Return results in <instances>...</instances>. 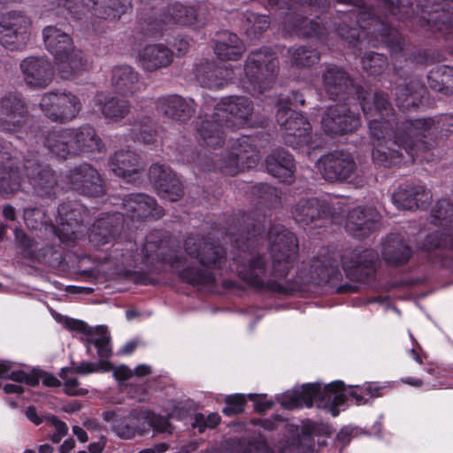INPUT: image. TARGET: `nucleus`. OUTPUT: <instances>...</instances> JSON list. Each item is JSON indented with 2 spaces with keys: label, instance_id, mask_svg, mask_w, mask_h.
Returning <instances> with one entry per match:
<instances>
[{
  "label": "nucleus",
  "instance_id": "obj_1",
  "mask_svg": "<svg viewBox=\"0 0 453 453\" xmlns=\"http://www.w3.org/2000/svg\"><path fill=\"white\" fill-rule=\"evenodd\" d=\"M353 5L352 9L339 11L341 21L335 23L339 35L349 44H356L368 35L380 36L394 53L403 50V42L397 30L384 19L389 16L405 20L415 13L420 14L422 26L443 32L445 40L453 39V0H376V6H364L365 0H336Z\"/></svg>",
  "mask_w": 453,
  "mask_h": 453
},
{
  "label": "nucleus",
  "instance_id": "obj_2",
  "mask_svg": "<svg viewBox=\"0 0 453 453\" xmlns=\"http://www.w3.org/2000/svg\"><path fill=\"white\" fill-rule=\"evenodd\" d=\"M253 103L245 96H229L223 97L214 107L211 119L203 120L198 128L199 141L206 149L188 158L180 160L192 165L195 172L211 171L219 168L222 173L235 175L245 169L253 168L259 160V154L254 145V139L242 135L231 140L228 151L220 157L211 158L208 153L216 150L223 143V127L234 128L244 127L253 113ZM218 157L219 155L215 154Z\"/></svg>",
  "mask_w": 453,
  "mask_h": 453
},
{
  "label": "nucleus",
  "instance_id": "obj_3",
  "mask_svg": "<svg viewBox=\"0 0 453 453\" xmlns=\"http://www.w3.org/2000/svg\"><path fill=\"white\" fill-rule=\"evenodd\" d=\"M167 241L161 238L159 231L151 232L147 235L145 243L140 252H134V243L128 242L126 244L125 252L121 253L119 265L128 269L136 267L139 265H150L154 260H162L170 264L171 267L178 273L179 276L185 281L196 286L207 285L214 281L210 268H223L226 262V250L220 246H214L213 243L206 242L200 235H190L184 242V249L187 256L196 259L200 267L194 265L184 266L188 258L168 257L163 254ZM192 264H194L192 262Z\"/></svg>",
  "mask_w": 453,
  "mask_h": 453
},
{
  "label": "nucleus",
  "instance_id": "obj_4",
  "mask_svg": "<svg viewBox=\"0 0 453 453\" xmlns=\"http://www.w3.org/2000/svg\"><path fill=\"white\" fill-rule=\"evenodd\" d=\"M374 108L368 103L363 104V112L368 121L369 133L375 141L372 152V162L381 167L390 168L403 159V150L411 161L425 153L419 150L418 139L415 137L413 128H405L409 120L399 121L394 109L383 92L374 94Z\"/></svg>",
  "mask_w": 453,
  "mask_h": 453
},
{
  "label": "nucleus",
  "instance_id": "obj_5",
  "mask_svg": "<svg viewBox=\"0 0 453 453\" xmlns=\"http://www.w3.org/2000/svg\"><path fill=\"white\" fill-rule=\"evenodd\" d=\"M164 210L156 200L144 194H131L123 199L121 211L105 213L98 218L89 229L88 239L94 246L109 243L119 230V221L126 218L132 221L147 219H157L163 216Z\"/></svg>",
  "mask_w": 453,
  "mask_h": 453
},
{
  "label": "nucleus",
  "instance_id": "obj_6",
  "mask_svg": "<svg viewBox=\"0 0 453 453\" xmlns=\"http://www.w3.org/2000/svg\"><path fill=\"white\" fill-rule=\"evenodd\" d=\"M14 164L7 148L0 143V192L4 195L19 189L28 192L31 186L38 196H50L57 180L48 166L39 165L35 158L27 159L22 170L26 174V181L20 178L19 169H14Z\"/></svg>",
  "mask_w": 453,
  "mask_h": 453
},
{
  "label": "nucleus",
  "instance_id": "obj_7",
  "mask_svg": "<svg viewBox=\"0 0 453 453\" xmlns=\"http://www.w3.org/2000/svg\"><path fill=\"white\" fill-rule=\"evenodd\" d=\"M59 322H63L72 331L81 333V341L86 347L87 354L93 358L98 359L97 363H73L72 367H68L69 369H72L75 373L83 375L97 372H109L112 369V365L109 361L112 354V348L107 327L104 326L91 327L82 320L67 317L61 318Z\"/></svg>",
  "mask_w": 453,
  "mask_h": 453
},
{
  "label": "nucleus",
  "instance_id": "obj_8",
  "mask_svg": "<svg viewBox=\"0 0 453 453\" xmlns=\"http://www.w3.org/2000/svg\"><path fill=\"white\" fill-rule=\"evenodd\" d=\"M432 223L441 229L426 237L425 249L432 252L433 263L443 267L453 265V204L449 199H441L432 210Z\"/></svg>",
  "mask_w": 453,
  "mask_h": 453
},
{
  "label": "nucleus",
  "instance_id": "obj_9",
  "mask_svg": "<svg viewBox=\"0 0 453 453\" xmlns=\"http://www.w3.org/2000/svg\"><path fill=\"white\" fill-rule=\"evenodd\" d=\"M46 49L56 58L57 69L63 79H71L88 66L82 52L75 50L71 36L54 26L43 29Z\"/></svg>",
  "mask_w": 453,
  "mask_h": 453
},
{
  "label": "nucleus",
  "instance_id": "obj_10",
  "mask_svg": "<svg viewBox=\"0 0 453 453\" xmlns=\"http://www.w3.org/2000/svg\"><path fill=\"white\" fill-rule=\"evenodd\" d=\"M278 69L275 53L268 48L252 51L244 65L242 87L252 94L263 93L273 83Z\"/></svg>",
  "mask_w": 453,
  "mask_h": 453
},
{
  "label": "nucleus",
  "instance_id": "obj_11",
  "mask_svg": "<svg viewBox=\"0 0 453 453\" xmlns=\"http://www.w3.org/2000/svg\"><path fill=\"white\" fill-rule=\"evenodd\" d=\"M150 416V409H132L127 417L119 408L103 412V419L111 425L114 434L122 440H131L136 435H143L150 431L147 419Z\"/></svg>",
  "mask_w": 453,
  "mask_h": 453
},
{
  "label": "nucleus",
  "instance_id": "obj_12",
  "mask_svg": "<svg viewBox=\"0 0 453 453\" xmlns=\"http://www.w3.org/2000/svg\"><path fill=\"white\" fill-rule=\"evenodd\" d=\"M271 274L275 278H285L292 268L297 252V241L290 231L280 226L271 235Z\"/></svg>",
  "mask_w": 453,
  "mask_h": 453
},
{
  "label": "nucleus",
  "instance_id": "obj_13",
  "mask_svg": "<svg viewBox=\"0 0 453 453\" xmlns=\"http://www.w3.org/2000/svg\"><path fill=\"white\" fill-rule=\"evenodd\" d=\"M31 36V20L20 12H9L0 21V44L9 50H22Z\"/></svg>",
  "mask_w": 453,
  "mask_h": 453
},
{
  "label": "nucleus",
  "instance_id": "obj_14",
  "mask_svg": "<svg viewBox=\"0 0 453 453\" xmlns=\"http://www.w3.org/2000/svg\"><path fill=\"white\" fill-rule=\"evenodd\" d=\"M39 106L44 116L50 120L65 123L76 118L81 109V103L69 92H48L42 96Z\"/></svg>",
  "mask_w": 453,
  "mask_h": 453
},
{
  "label": "nucleus",
  "instance_id": "obj_15",
  "mask_svg": "<svg viewBox=\"0 0 453 453\" xmlns=\"http://www.w3.org/2000/svg\"><path fill=\"white\" fill-rule=\"evenodd\" d=\"M377 260V253L370 249L346 250L341 256L342 268L347 275L352 280L365 284L373 281Z\"/></svg>",
  "mask_w": 453,
  "mask_h": 453
},
{
  "label": "nucleus",
  "instance_id": "obj_16",
  "mask_svg": "<svg viewBox=\"0 0 453 453\" xmlns=\"http://www.w3.org/2000/svg\"><path fill=\"white\" fill-rule=\"evenodd\" d=\"M230 269L235 271L241 279L256 288L280 290L279 285L267 280V269L261 257L242 251L234 257Z\"/></svg>",
  "mask_w": 453,
  "mask_h": 453
},
{
  "label": "nucleus",
  "instance_id": "obj_17",
  "mask_svg": "<svg viewBox=\"0 0 453 453\" xmlns=\"http://www.w3.org/2000/svg\"><path fill=\"white\" fill-rule=\"evenodd\" d=\"M27 110L21 98L12 93L0 97V130L15 134L18 138L27 133Z\"/></svg>",
  "mask_w": 453,
  "mask_h": 453
},
{
  "label": "nucleus",
  "instance_id": "obj_18",
  "mask_svg": "<svg viewBox=\"0 0 453 453\" xmlns=\"http://www.w3.org/2000/svg\"><path fill=\"white\" fill-rule=\"evenodd\" d=\"M323 81L325 88L332 100L344 101L346 95L356 94L357 98L361 100L362 108L365 103H368L374 108V96L372 101L367 100L365 97L367 92L359 86H354L353 81L342 69L335 65L327 67L323 73Z\"/></svg>",
  "mask_w": 453,
  "mask_h": 453
},
{
  "label": "nucleus",
  "instance_id": "obj_19",
  "mask_svg": "<svg viewBox=\"0 0 453 453\" xmlns=\"http://www.w3.org/2000/svg\"><path fill=\"white\" fill-rule=\"evenodd\" d=\"M88 210L76 203H65L58 209L55 234L62 242H71L78 240L82 233L83 215Z\"/></svg>",
  "mask_w": 453,
  "mask_h": 453
},
{
  "label": "nucleus",
  "instance_id": "obj_20",
  "mask_svg": "<svg viewBox=\"0 0 453 453\" xmlns=\"http://www.w3.org/2000/svg\"><path fill=\"white\" fill-rule=\"evenodd\" d=\"M322 177L330 182L345 181L356 172V163L350 153L334 150L323 155L316 162Z\"/></svg>",
  "mask_w": 453,
  "mask_h": 453
},
{
  "label": "nucleus",
  "instance_id": "obj_21",
  "mask_svg": "<svg viewBox=\"0 0 453 453\" xmlns=\"http://www.w3.org/2000/svg\"><path fill=\"white\" fill-rule=\"evenodd\" d=\"M59 4L78 18L80 12H92L99 18L119 19L130 7V0H59Z\"/></svg>",
  "mask_w": 453,
  "mask_h": 453
},
{
  "label": "nucleus",
  "instance_id": "obj_22",
  "mask_svg": "<svg viewBox=\"0 0 453 453\" xmlns=\"http://www.w3.org/2000/svg\"><path fill=\"white\" fill-rule=\"evenodd\" d=\"M407 128H413L415 137H418L419 150L427 152L435 145L438 134L453 133V116L444 115L438 119L432 118L409 120Z\"/></svg>",
  "mask_w": 453,
  "mask_h": 453
},
{
  "label": "nucleus",
  "instance_id": "obj_23",
  "mask_svg": "<svg viewBox=\"0 0 453 453\" xmlns=\"http://www.w3.org/2000/svg\"><path fill=\"white\" fill-rule=\"evenodd\" d=\"M321 125L327 135L336 136L356 131L361 126V121L359 115L345 104H336L327 109Z\"/></svg>",
  "mask_w": 453,
  "mask_h": 453
},
{
  "label": "nucleus",
  "instance_id": "obj_24",
  "mask_svg": "<svg viewBox=\"0 0 453 453\" xmlns=\"http://www.w3.org/2000/svg\"><path fill=\"white\" fill-rule=\"evenodd\" d=\"M65 184L68 188L88 196H98L104 193L98 172L88 164L81 165L71 170L65 176Z\"/></svg>",
  "mask_w": 453,
  "mask_h": 453
},
{
  "label": "nucleus",
  "instance_id": "obj_25",
  "mask_svg": "<svg viewBox=\"0 0 453 453\" xmlns=\"http://www.w3.org/2000/svg\"><path fill=\"white\" fill-rule=\"evenodd\" d=\"M347 401L346 388L342 381L328 384L313 382V403L319 409L327 410L332 416L339 415V406Z\"/></svg>",
  "mask_w": 453,
  "mask_h": 453
},
{
  "label": "nucleus",
  "instance_id": "obj_26",
  "mask_svg": "<svg viewBox=\"0 0 453 453\" xmlns=\"http://www.w3.org/2000/svg\"><path fill=\"white\" fill-rule=\"evenodd\" d=\"M149 179L164 199L177 201L183 194L180 180L165 165L153 164L149 170Z\"/></svg>",
  "mask_w": 453,
  "mask_h": 453
},
{
  "label": "nucleus",
  "instance_id": "obj_27",
  "mask_svg": "<svg viewBox=\"0 0 453 453\" xmlns=\"http://www.w3.org/2000/svg\"><path fill=\"white\" fill-rule=\"evenodd\" d=\"M380 218V213L372 207H356L347 215L346 231L357 239H365L376 229Z\"/></svg>",
  "mask_w": 453,
  "mask_h": 453
},
{
  "label": "nucleus",
  "instance_id": "obj_28",
  "mask_svg": "<svg viewBox=\"0 0 453 453\" xmlns=\"http://www.w3.org/2000/svg\"><path fill=\"white\" fill-rule=\"evenodd\" d=\"M340 256L335 250L323 247L313 257V285L324 286L337 280L341 276Z\"/></svg>",
  "mask_w": 453,
  "mask_h": 453
},
{
  "label": "nucleus",
  "instance_id": "obj_29",
  "mask_svg": "<svg viewBox=\"0 0 453 453\" xmlns=\"http://www.w3.org/2000/svg\"><path fill=\"white\" fill-rule=\"evenodd\" d=\"M20 70L26 84L38 88L47 87L54 74L51 64L43 57H28L23 59Z\"/></svg>",
  "mask_w": 453,
  "mask_h": 453
},
{
  "label": "nucleus",
  "instance_id": "obj_30",
  "mask_svg": "<svg viewBox=\"0 0 453 453\" xmlns=\"http://www.w3.org/2000/svg\"><path fill=\"white\" fill-rule=\"evenodd\" d=\"M432 200V193L423 185L404 183L392 196L394 204L402 210L426 208Z\"/></svg>",
  "mask_w": 453,
  "mask_h": 453
},
{
  "label": "nucleus",
  "instance_id": "obj_31",
  "mask_svg": "<svg viewBox=\"0 0 453 453\" xmlns=\"http://www.w3.org/2000/svg\"><path fill=\"white\" fill-rule=\"evenodd\" d=\"M109 168L116 176L128 183L141 179L142 168L139 157L131 150H118L109 159Z\"/></svg>",
  "mask_w": 453,
  "mask_h": 453
},
{
  "label": "nucleus",
  "instance_id": "obj_32",
  "mask_svg": "<svg viewBox=\"0 0 453 453\" xmlns=\"http://www.w3.org/2000/svg\"><path fill=\"white\" fill-rule=\"evenodd\" d=\"M157 108L165 116L179 122H185L195 112V102L192 99L171 95L159 98Z\"/></svg>",
  "mask_w": 453,
  "mask_h": 453
},
{
  "label": "nucleus",
  "instance_id": "obj_33",
  "mask_svg": "<svg viewBox=\"0 0 453 453\" xmlns=\"http://www.w3.org/2000/svg\"><path fill=\"white\" fill-rule=\"evenodd\" d=\"M265 167L281 182L291 183L294 180L295 161L292 155L283 150L273 151L265 159Z\"/></svg>",
  "mask_w": 453,
  "mask_h": 453
},
{
  "label": "nucleus",
  "instance_id": "obj_34",
  "mask_svg": "<svg viewBox=\"0 0 453 453\" xmlns=\"http://www.w3.org/2000/svg\"><path fill=\"white\" fill-rule=\"evenodd\" d=\"M235 69L220 67L213 63L201 65L197 69V80L202 86L209 88H219L228 81H235Z\"/></svg>",
  "mask_w": 453,
  "mask_h": 453
},
{
  "label": "nucleus",
  "instance_id": "obj_35",
  "mask_svg": "<svg viewBox=\"0 0 453 453\" xmlns=\"http://www.w3.org/2000/svg\"><path fill=\"white\" fill-rule=\"evenodd\" d=\"M69 130L66 137L72 138L74 156L101 150L103 148L101 139L91 126L84 125L77 128H69Z\"/></svg>",
  "mask_w": 453,
  "mask_h": 453
},
{
  "label": "nucleus",
  "instance_id": "obj_36",
  "mask_svg": "<svg viewBox=\"0 0 453 453\" xmlns=\"http://www.w3.org/2000/svg\"><path fill=\"white\" fill-rule=\"evenodd\" d=\"M277 121L287 136L304 137L310 128L309 121L301 112L286 106L278 110Z\"/></svg>",
  "mask_w": 453,
  "mask_h": 453
},
{
  "label": "nucleus",
  "instance_id": "obj_37",
  "mask_svg": "<svg viewBox=\"0 0 453 453\" xmlns=\"http://www.w3.org/2000/svg\"><path fill=\"white\" fill-rule=\"evenodd\" d=\"M138 61L144 70L151 72L170 65L173 53L163 44H150L139 52Z\"/></svg>",
  "mask_w": 453,
  "mask_h": 453
},
{
  "label": "nucleus",
  "instance_id": "obj_38",
  "mask_svg": "<svg viewBox=\"0 0 453 453\" xmlns=\"http://www.w3.org/2000/svg\"><path fill=\"white\" fill-rule=\"evenodd\" d=\"M111 82L115 90L123 96H133L144 87L139 73L129 65L116 66L112 70Z\"/></svg>",
  "mask_w": 453,
  "mask_h": 453
},
{
  "label": "nucleus",
  "instance_id": "obj_39",
  "mask_svg": "<svg viewBox=\"0 0 453 453\" xmlns=\"http://www.w3.org/2000/svg\"><path fill=\"white\" fill-rule=\"evenodd\" d=\"M411 248L397 235H389L382 250L383 259L390 265H403L411 257Z\"/></svg>",
  "mask_w": 453,
  "mask_h": 453
},
{
  "label": "nucleus",
  "instance_id": "obj_40",
  "mask_svg": "<svg viewBox=\"0 0 453 453\" xmlns=\"http://www.w3.org/2000/svg\"><path fill=\"white\" fill-rule=\"evenodd\" d=\"M245 51L242 41L233 33L224 32L214 46V52L220 60H238Z\"/></svg>",
  "mask_w": 453,
  "mask_h": 453
},
{
  "label": "nucleus",
  "instance_id": "obj_41",
  "mask_svg": "<svg viewBox=\"0 0 453 453\" xmlns=\"http://www.w3.org/2000/svg\"><path fill=\"white\" fill-rule=\"evenodd\" d=\"M425 91L424 85L418 80H411L404 85L395 88V103L402 111L418 106Z\"/></svg>",
  "mask_w": 453,
  "mask_h": 453
},
{
  "label": "nucleus",
  "instance_id": "obj_42",
  "mask_svg": "<svg viewBox=\"0 0 453 453\" xmlns=\"http://www.w3.org/2000/svg\"><path fill=\"white\" fill-rule=\"evenodd\" d=\"M69 128H63L50 132L44 141L45 147L54 155L61 158L74 156L72 138H67Z\"/></svg>",
  "mask_w": 453,
  "mask_h": 453
},
{
  "label": "nucleus",
  "instance_id": "obj_43",
  "mask_svg": "<svg viewBox=\"0 0 453 453\" xmlns=\"http://www.w3.org/2000/svg\"><path fill=\"white\" fill-rule=\"evenodd\" d=\"M311 384H306L302 388L286 391L276 399L285 409H295L303 406H311Z\"/></svg>",
  "mask_w": 453,
  "mask_h": 453
},
{
  "label": "nucleus",
  "instance_id": "obj_44",
  "mask_svg": "<svg viewBox=\"0 0 453 453\" xmlns=\"http://www.w3.org/2000/svg\"><path fill=\"white\" fill-rule=\"evenodd\" d=\"M429 87L444 95H453V67L444 65L432 70L427 77Z\"/></svg>",
  "mask_w": 453,
  "mask_h": 453
},
{
  "label": "nucleus",
  "instance_id": "obj_45",
  "mask_svg": "<svg viewBox=\"0 0 453 453\" xmlns=\"http://www.w3.org/2000/svg\"><path fill=\"white\" fill-rule=\"evenodd\" d=\"M196 19V12L193 7L174 4L168 7L163 14L161 22L164 24L191 25Z\"/></svg>",
  "mask_w": 453,
  "mask_h": 453
},
{
  "label": "nucleus",
  "instance_id": "obj_46",
  "mask_svg": "<svg viewBox=\"0 0 453 453\" xmlns=\"http://www.w3.org/2000/svg\"><path fill=\"white\" fill-rule=\"evenodd\" d=\"M0 378L25 383L28 386L37 385L41 379L36 372H26L19 369L15 370L8 361H0Z\"/></svg>",
  "mask_w": 453,
  "mask_h": 453
},
{
  "label": "nucleus",
  "instance_id": "obj_47",
  "mask_svg": "<svg viewBox=\"0 0 453 453\" xmlns=\"http://www.w3.org/2000/svg\"><path fill=\"white\" fill-rule=\"evenodd\" d=\"M129 104L124 100L111 97L102 106V112L109 122H119L129 113Z\"/></svg>",
  "mask_w": 453,
  "mask_h": 453
},
{
  "label": "nucleus",
  "instance_id": "obj_48",
  "mask_svg": "<svg viewBox=\"0 0 453 453\" xmlns=\"http://www.w3.org/2000/svg\"><path fill=\"white\" fill-rule=\"evenodd\" d=\"M316 208V215L313 213V227H322L333 223L336 219L334 209L326 199H316L313 208Z\"/></svg>",
  "mask_w": 453,
  "mask_h": 453
},
{
  "label": "nucleus",
  "instance_id": "obj_49",
  "mask_svg": "<svg viewBox=\"0 0 453 453\" xmlns=\"http://www.w3.org/2000/svg\"><path fill=\"white\" fill-rule=\"evenodd\" d=\"M388 58L383 54L371 52L362 58L363 69L372 76L381 74L388 67Z\"/></svg>",
  "mask_w": 453,
  "mask_h": 453
},
{
  "label": "nucleus",
  "instance_id": "obj_50",
  "mask_svg": "<svg viewBox=\"0 0 453 453\" xmlns=\"http://www.w3.org/2000/svg\"><path fill=\"white\" fill-rule=\"evenodd\" d=\"M270 26L269 18L254 12L246 14L245 30L248 35L257 37L265 32Z\"/></svg>",
  "mask_w": 453,
  "mask_h": 453
},
{
  "label": "nucleus",
  "instance_id": "obj_51",
  "mask_svg": "<svg viewBox=\"0 0 453 453\" xmlns=\"http://www.w3.org/2000/svg\"><path fill=\"white\" fill-rule=\"evenodd\" d=\"M72 369L62 368L60 372V378L64 382L65 392L69 395H85L88 390L80 387L77 378L73 376Z\"/></svg>",
  "mask_w": 453,
  "mask_h": 453
},
{
  "label": "nucleus",
  "instance_id": "obj_52",
  "mask_svg": "<svg viewBox=\"0 0 453 453\" xmlns=\"http://www.w3.org/2000/svg\"><path fill=\"white\" fill-rule=\"evenodd\" d=\"M248 397L242 394L227 395L223 408V413L226 416H234L242 413L244 411V405Z\"/></svg>",
  "mask_w": 453,
  "mask_h": 453
},
{
  "label": "nucleus",
  "instance_id": "obj_53",
  "mask_svg": "<svg viewBox=\"0 0 453 453\" xmlns=\"http://www.w3.org/2000/svg\"><path fill=\"white\" fill-rule=\"evenodd\" d=\"M311 205L309 199L301 200L294 208L292 213L299 224L308 225L311 221Z\"/></svg>",
  "mask_w": 453,
  "mask_h": 453
},
{
  "label": "nucleus",
  "instance_id": "obj_54",
  "mask_svg": "<svg viewBox=\"0 0 453 453\" xmlns=\"http://www.w3.org/2000/svg\"><path fill=\"white\" fill-rule=\"evenodd\" d=\"M148 425L150 426V429L152 428L155 433H165L168 434H173V427L169 423L168 419L156 415L152 411H150V416L147 419Z\"/></svg>",
  "mask_w": 453,
  "mask_h": 453
},
{
  "label": "nucleus",
  "instance_id": "obj_55",
  "mask_svg": "<svg viewBox=\"0 0 453 453\" xmlns=\"http://www.w3.org/2000/svg\"><path fill=\"white\" fill-rule=\"evenodd\" d=\"M291 54V63L298 67L310 66L311 58V50L306 47H298L289 50Z\"/></svg>",
  "mask_w": 453,
  "mask_h": 453
},
{
  "label": "nucleus",
  "instance_id": "obj_56",
  "mask_svg": "<svg viewBox=\"0 0 453 453\" xmlns=\"http://www.w3.org/2000/svg\"><path fill=\"white\" fill-rule=\"evenodd\" d=\"M220 422V416L218 413H210L204 416L202 413L195 417L194 427L198 428L200 433H203L206 428H214Z\"/></svg>",
  "mask_w": 453,
  "mask_h": 453
},
{
  "label": "nucleus",
  "instance_id": "obj_57",
  "mask_svg": "<svg viewBox=\"0 0 453 453\" xmlns=\"http://www.w3.org/2000/svg\"><path fill=\"white\" fill-rule=\"evenodd\" d=\"M333 432V427L329 424L313 422V444L315 443V437H317L319 447L326 445V440L331 437Z\"/></svg>",
  "mask_w": 453,
  "mask_h": 453
},
{
  "label": "nucleus",
  "instance_id": "obj_58",
  "mask_svg": "<svg viewBox=\"0 0 453 453\" xmlns=\"http://www.w3.org/2000/svg\"><path fill=\"white\" fill-rule=\"evenodd\" d=\"M134 134L136 139L142 142L145 144H150L155 142L156 140V132L155 130L148 126L144 125L141 127L138 130H134Z\"/></svg>",
  "mask_w": 453,
  "mask_h": 453
},
{
  "label": "nucleus",
  "instance_id": "obj_59",
  "mask_svg": "<svg viewBox=\"0 0 453 453\" xmlns=\"http://www.w3.org/2000/svg\"><path fill=\"white\" fill-rule=\"evenodd\" d=\"M250 401L254 403V408L257 412H264L269 410L273 403L271 400H266L265 397H261L256 394H249L247 395Z\"/></svg>",
  "mask_w": 453,
  "mask_h": 453
},
{
  "label": "nucleus",
  "instance_id": "obj_60",
  "mask_svg": "<svg viewBox=\"0 0 453 453\" xmlns=\"http://www.w3.org/2000/svg\"><path fill=\"white\" fill-rule=\"evenodd\" d=\"M231 453H272L269 449L263 444H253L249 443L247 445L241 444L238 448Z\"/></svg>",
  "mask_w": 453,
  "mask_h": 453
},
{
  "label": "nucleus",
  "instance_id": "obj_61",
  "mask_svg": "<svg viewBox=\"0 0 453 453\" xmlns=\"http://www.w3.org/2000/svg\"><path fill=\"white\" fill-rule=\"evenodd\" d=\"M46 422L53 426L56 430L55 433H59L60 435H66L68 433V426L67 425L60 420L58 417L51 415L46 417Z\"/></svg>",
  "mask_w": 453,
  "mask_h": 453
},
{
  "label": "nucleus",
  "instance_id": "obj_62",
  "mask_svg": "<svg viewBox=\"0 0 453 453\" xmlns=\"http://www.w3.org/2000/svg\"><path fill=\"white\" fill-rule=\"evenodd\" d=\"M113 375L118 380H126L134 375V372L128 366L121 365L115 368L112 367Z\"/></svg>",
  "mask_w": 453,
  "mask_h": 453
},
{
  "label": "nucleus",
  "instance_id": "obj_63",
  "mask_svg": "<svg viewBox=\"0 0 453 453\" xmlns=\"http://www.w3.org/2000/svg\"><path fill=\"white\" fill-rule=\"evenodd\" d=\"M293 30L295 31H310L311 30V20L308 18L297 15L296 19V24L294 25Z\"/></svg>",
  "mask_w": 453,
  "mask_h": 453
},
{
  "label": "nucleus",
  "instance_id": "obj_64",
  "mask_svg": "<svg viewBox=\"0 0 453 453\" xmlns=\"http://www.w3.org/2000/svg\"><path fill=\"white\" fill-rule=\"evenodd\" d=\"M381 389L382 388H380L377 383L374 382L366 383L362 388L363 392L372 398L380 396Z\"/></svg>",
  "mask_w": 453,
  "mask_h": 453
}]
</instances>
